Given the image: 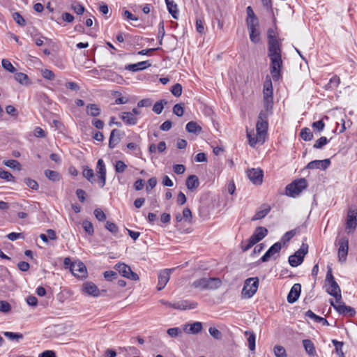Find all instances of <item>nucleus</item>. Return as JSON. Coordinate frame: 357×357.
I'll use <instances>...</instances> for the list:
<instances>
[{"label":"nucleus","instance_id":"nucleus-1","mask_svg":"<svg viewBox=\"0 0 357 357\" xmlns=\"http://www.w3.org/2000/svg\"><path fill=\"white\" fill-rule=\"evenodd\" d=\"M268 56L271 60V74L273 79L278 81L280 77V70L282 66L281 47L277 38L271 35V30H268Z\"/></svg>","mask_w":357,"mask_h":357},{"label":"nucleus","instance_id":"nucleus-2","mask_svg":"<svg viewBox=\"0 0 357 357\" xmlns=\"http://www.w3.org/2000/svg\"><path fill=\"white\" fill-rule=\"evenodd\" d=\"M307 187V182L305 178L297 179L286 187V194L291 197L298 196L304 189Z\"/></svg>","mask_w":357,"mask_h":357},{"label":"nucleus","instance_id":"nucleus-3","mask_svg":"<svg viewBox=\"0 0 357 357\" xmlns=\"http://www.w3.org/2000/svg\"><path fill=\"white\" fill-rule=\"evenodd\" d=\"M263 102L266 108L273 107V89L271 79L266 76L263 87Z\"/></svg>","mask_w":357,"mask_h":357},{"label":"nucleus","instance_id":"nucleus-4","mask_svg":"<svg viewBox=\"0 0 357 357\" xmlns=\"http://www.w3.org/2000/svg\"><path fill=\"white\" fill-rule=\"evenodd\" d=\"M259 287L258 278H249L245 280L242 289V296L246 298H250L257 292Z\"/></svg>","mask_w":357,"mask_h":357},{"label":"nucleus","instance_id":"nucleus-5","mask_svg":"<svg viewBox=\"0 0 357 357\" xmlns=\"http://www.w3.org/2000/svg\"><path fill=\"white\" fill-rule=\"evenodd\" d=\"M160 302L169 307L181 310L195 309L197 306V303L196 302L188 300L181 301L174 303L165 300H160Z\"/></svg>","mask_w":357,"mask_h":357},{"label":"nucleus","instance_id":"nucleus-6","mask_svg":"<svg viewBox=\"0 0 357 357\" xmlns=\"http://www.w3.org/2000/svg\"><path fill=\"white\" fill-rule=\"evenodd\" d=\"M307 245L303 244L298 250L289 257V263L292 267H296L303 262L304 257L307 252Z\"/></svg>","mask_w":357,"mask_h":357},{"label":"nucleus","instance_id":"nucleus-7","mask_svg":"<svg viewBox=\"0 0 357 357\" xmlns=\"http://www.w3.org/2000/svg\"><path fill=\"white\" fill-rule=\"evenodd\" d=\"M114 268L120 275L125 278L135 281L139 280L138 275L134 273L129 266L123 263L116 264Z\"/></svg>","mask_w":357,"mask_h":357},{"label":"nucleus","instance_id":"nucleus-8","mask_svg":"<svg viewBox=\"0 0 357 357\" xmlns=\"http://www.w3.org/2000/svg\"><path fill=\"white\" fill-rule=\"evenodd\" d=\"M338 259L339 261L343 263L347 259L349 250V239L347 236H342L338 239Z\"/></svg>","mask_w":357,"mask_h":357},{"label":"nucleus","instance_id":"nucleus-9","mask_svg":"<svg viewBox=\"0 0 357 357\" xmlns=\"http://www.w3.org/2000/svg\"><path fill=\"white\" fill-rule=\"evenodd\" d=\"M357 227V210L356 208H349L347 213L346 228L348 233L353 232Z\"/></svg>","mask_w":357,"mask_h":357},{"label":"nucleus","instance_id":"nucleus-10","mask_svg":"<svg viewBox=\"0 0 357 357\" xmlns=\"http://www.w3.org/2000/svg\"><path fill=\"white\" fill-rule=\"evenodd\" d=\"M96 174L100 188H103L106 183V167L102 159H99L96 165Z\"/></svg>","mask_w":357,"mask_h":357},{"label":"nucleus","instance_id":"nucleus-11","mask_svg":"<svg viewBox=\"0 0 357 357\" xmlns=\"http://www.w3.org/2000/svg\"><path fill=\"white\" fill-rule=\"evenodd\" d=\"M174 268H166L160 271L158 274V283L157 289L160 291L165 288L169 280L170 275Z\"/></svg>","mask_w":357,"mask_h":357},{"label":"nucleus","instance_id":"nucleus-12","mask_svg":"<svg viewBox=\"0 0 357 357\" xmlns=\"http://www.w3.org/2000/svg\"><path fill=\"white\" fill-rule=\"evenodd\" d=\"M71 273L77 278H83L86 275V268L81 261L73 262L70 266Z\"/></svg>","mask_w":357,"mask_h":357},{"label":"nucleus","instance_id":"nucleus-13","mask_svg":"<svg viewBox=\"0 0 357 357\" xmlns=\"http://www.w3.org/2000/svg\"><path fill=\"white\" fill-rule=\"evenodd\" d=\"M282 248V244L280 242H276L266 252V253L261 257L260 260L262 262L268 261L271 257L278 254Z\"/></svg>","mask_w":357,"mask_h":357},{"label":"nucleus","instance_id":"nucleus-14","mask_svg":"<svg viewBox=\"0 0 357 357\" xmlns=\"http://www.w3.org/2000/svg\"><path fill=\"white\" fill-rule=\"evenodd\" d=\"M331 305L341 314H349V315L354 316L355 314V310L350 306H347L344 303L339 301V302L334 303L333 301H331Z\"/></svg>","mask_w":357,"mask_h":357},{"label":"nucleus","instance_id":"nucleus-15","mask_svg":"<svg viewBox=\"0 0 357 357\" xmlns=\"http://www.w3.org/2000/svg\"><path fill=\"white\" fill-rule=\"evenodd\" d=\"M247 176L254 184L259 185L262 183L263 171L259 168L251 169L247 171Z\"/></svg>","mask_w":357,"mask_h":357},{"label":"nucleus","instance_id":"nucleus-16","mask_svg":"<svg viewBox=\"0 0 357 357\" xmlns=\"http://www.w3.org/2000/svg\"><path fill=\"white\" fill-rule=\"evenodd\" d=\"M331 165L330 159H324L322 160H315L310 162L305 167L306 169H320L326 170Z\"/></svg>","mask_w":357,"mask_h":357},{"label":"nucleus","instance_id":"nucleus-17","mask_svg":"<svg viewBox=\"0 0 357 357\" xmlns=\"http://www.w3.org/2000/svg\"><path fill=\"white\" fill-rule=\"evenodd\" d=\"M268 121L257 120L256 125L257 135H258L259 142H264V136L268 130Z\"/></svg>","mask_w":357,"mask_h":357},{"label":"nucleus","instance_id":"nucleus-18","mask_svg":"<svg viewBox=\"0 0 357 357\" xmlns=\"http://www.w3.org/2000/svg\"><path fill=\"white\" fill-rule=\"evenodd\" d=\"M301 285L298 283H296L293 285L290 291L287 295V301L289 303H294L296 302L301 294Z\"/></svg>","mask_w":357,"mask_h":357},{"label":"nucleus","instance_id":"nucleus-19","mask_svg":"<svg viewBox=\"0 0 357 357\" xmlns=\"http://www.w3.org/2000/svg\"><path fill=\"white\" fill-rule=\"evenodd\" d=\"M119 117L128 126H135L138 122V118L130 112H121Z\"/></svg>","mask_w":357,"mask_h":357},{"label":"nucleus","instance_id":"nucleus-20","mask_svg":"<svg viewBox=\"0 0 357 357\" xmlns=\"http://www.w3.org/2000/svg\"><path fill=\"white\" fill-rule=\"evenodd\" d=\"M329 287L327 289V292L335 298L336 302L341 300L340 288L335 281L328 283Z\"/></svg>","mask_w":357,"mask_h":357},{"label":"nucleus","instance_id":"nucleus-21","mask_svg":"<svg viewBox=\"0 0 357 357\" xmlns=\"http://www.w3.org/2000/svg\"><path fill=\"white\" fill-rule=\"evenodd\" d=\"M268 234V230L265 227H258L255 230L253 234L250 237L254 243H258L262 240Z\"/></svg>","mask_w":357,"mask_h":357},{"label":"nucleus","instance_id":"nucleus-22","mask_svg":"<svg viewBox=\"0 0 357 357\" xmlns=\"http://www.w3.org/2000/svg\"><path fill=\"white\" fill-rule=\"evenodd\" d=\"M82 290L84 292L90 296H93L94 297L99 296V289L93 282L84 283L82 286Z\"/></svg>","mask_w":357,"mask_h":357},{"label":"nucleus","instance_id":"nucleus-23","mask_svg":"<svg viewBox=\"0 0 357 357\" xmlns=\"http://www.w3.org/2000/svg\"><path fill=\"white\" fill-rule=\"evenodd\" d=\"M149 66H151V63H149V61H144L137 63L127 65L126 66L125 69L132 72H137L144 70Z\"/></svg>","mask_w":357,"mask_h":357},{"label":"nucleus","instance_id":"nucleus-24","mask_svg":"<svg viewBox=\"0 0 357 357\" xmlns=\"http://www.w3.org/2000/svg\"><path fill=\"white\" fill-rule=\"evenodd\" d=\"M202 324L199 321H196L192 324H186L184 326L183 330L190 334H197L201 332Z\"/></svg>","mask_w":357,"mask_h":357},{"label":"nucleus","instance_id":"nucleus-25","mask_svg":"<svg viewBox=\"0 0 357 357\" xmlns=\"http://www.w3.org/2000/svg\"><path fill=\"white\" fill-rule=\"evenodd\" d=\"M303 345L306 353L310 356H316L317 352L314 343L309 339L303 340Z\"/></svg>","mask_w":357,"mask_h":357},{"label":"nucleus","instance_id":"nucleus-26","mask_svg":"<svg viewBox=\"0 0 357 357\" xmlns=\"http://www.w3.org/2000/svg\"><path fill=\"white\" fill-rule=\"evenodd\" d=\"M120 142V134L119 130L117 129H113L110 133L109 139V147L114 149L117 144Z\"/></svg>","mask_w":357,"mask_h":357},{"label":"nucleus","instance_id":"nucleus-27","mask_svg":"<svg viewBox=\"0 0 357 357\" xmlns=\"http://www.w3.org/2000/svg\"><path fill=\"white\" fill-rule=\"evenodd\" d=\"M186 187L192 191L199 185V178L196 175H190L186 179Z\"/></svg>","mask_w":357,"mask_h":357},{"label":"nucleus","instance_id":"nucleus-28","mask_svg":"<svg viewBox=\"0 0 357 357\" xmlns=\"http://www.w3.org/2000/svg\"><path fill=\"white\" fill-rule=\"evenodd\" d=\"M305 316L307 317H309L310 319H312L314 322L320 323L323 326H328L329 325L328 321L321 317H319L317 314H315L312 310H309L305 312Z\"/></svg>","mask_w":357,"mask_h":357},{"label":"nucleus","instance_id":"nucleus-29","mask_svg":"<svg viewBox=\"0 0 357 357\" xmlns=\"http://www.w3.org/2000/svg\"><path fill=\"white\" fill-rule=\"evenodd\" d=\"M270 211H271L270 206L264 205V206H261L260 210H259L255 214V215L252 218V220L255 221V220L264 218L270 212Z\"/></svg>","mask_w":357,"mask_h":357},{"label":"nucleus","instance_id":"nucleus-30","mask_svg":"<svg viewBox=\"0 0 357 357\" xmlns=\"http://www.w3.org/2000/svg\"><path fill=\"white\" fill-rule=\"evenodd\" d=\"M86 112L89 116L96 117L100 114V108L96 104H89L86 105Z\"/></svg>","mask_w":357,"mask_h":357},{"label":"nucleus","instance_id":"nucleus-31","mask_svg":"<svg viewBox=\"0 0 357 357\" xmlns=\"http://www.w3.org/2000/svg\"><path fill=\"white\" fill-rule=\"evenodd\" d=\"M167 10L174 19L178 18L177 5L173 0H165Z\"/></svg>","mask_w":357,"mask_h":357},{"label":"nucleus","instance_id":"nucleus-32","mask_svg":"<svg viewBox=\"0 0 357 357\" xmlns=\"http://www.w3.org/2000/svg\"><path fill=\"white\" fill-rule=\"evenodd\" d=\"M245 335L246 336H248L247 341L248 343L249 349L251 351H255V341H256L255 334L251 331H245Z\"/></svg>","mask_w":357,"mask_h":357},{"label":"nucleus","instance_id":"nucleus-33","mask_svg":"<svg viewBox=\"0 0 357 357\" xmlns=\"http://www.w3.org/2000/svg\"><path fill=\"white\" fill-rule=\"evenodd\" d=\"M340 84V79L337 75H333L329 80V82L326 85V90H333L336 89Z\"/></svg>","mask_w":357,"mask_h":357},{"label":"nucleus","instance_id":"nucleus-34","mask_svg":"<svg viewBox=\"0 0 357 357\" xmlns=\"http://www.w3.org/2000/svg\"><path fill=\"white\" fill-rule=\"evenodd\" d=\"M273 107H271V108H266L264 105V109L259 114L258 120L268 121V116L273 114Z\"/></svg>","mask_w":357,"mask_h":357},{"label":"nucleus","instance_id":"nucleus-35","mask_svg":"<svg viewBox=\"0 0 357 357\" xmlns=\"http://www.w3.org/2000/svg\"><path fill=\"white\" fill-rule=\"evenodd\" d=\"M185 129L190 133H199L202 128L195 121H190L186 124Z\"/></svg>","mask_w":357,"mask_h":357},{"label":"nucleus","instance_id":"nucleus-36","mask_svg":"<svg viewBox=\"0 0 357 357\" xmlns=\"http://www.w3.org/2000/svg\"><path fill=\"white\" fill-rule=\"evenodd\" d=\"M207 282V289H218L219 287H220L222 282L221 280L219 278H206Z\"/></svg>","mask_w":357,"mask_h":357},{"label":"nucleus","instance_id":"nucleus-37","mask_svg":"<svg viewBox=\"0 0 357 357\" xmlns=\"http://www.w3.org/2000/svg\"><path fill=\"white\" fill-rule=\"evenodd\" d=\"M14 77L15 79L22 85H28L30 84L28 76L23 73H16Z\"/></svg>","mask_w":357,"mask_h":357},{"label":"nucleus","instance_id":"nucleus-38","mask_svg":"<svg viewBox=\"0 0 357 357\" xmlns=\"http://www.w3.org/2000/svg\"><path fill=\"white\" fill-rule=\"evenodd\" d=\"M45 175L48 179L54 182L59 181L61 178L59 174L57 172L50 169L45 170Z\"/></svg>","mask_w":357,"mask_h":357},{"label":"nucleus","instance_id":"nucleus-39","mask_svg":"<svg viewBox=\"0 0 357 357\" xmlns=\"http://www.w3.org/2000/svg\"><path fill=\"white\" fill-rule=\"evenodd\" d=\"M192 285L193 287L197 288V289H200L202 290L207 289L208 284L206 282V278H204L197 280L193 282Z\"/></svg>","mask_w":357,"mask_h":357},{"label":"nucleus","instance_id":"nucleus-40","mask_svg":"<svg viewBox=\"0 0 357 357\" xmlns=\"http://www.w3.org/2000/svg\"><path fill=\"white\" fill-rule=\"evenodd\" d=\"M332 343H333V344L335 347V351H336L337 354L340 357H344V352L342 351V347H343V345H344L343 342H340V341H337L336 340H332Z\"/></svg>","mask_w":357,"mask_h":357},{"label":"nucleus","instance_id":"nucleus-41","mask_svg":"<svg viewBox=\"0 0 357 357\" xmlns=\"http://www.w3.org/2000/svg\"><path fill=\"white\" fill-rule=\"evenodd\" d=\"M300 136L304 141L307 142L310 141L313 138V134L308 128H303L301 131Z\"/></svg>","mask_w":357,"mask_h":357},{"label":"nucleus","instance_id":"nucleus-42","mask_svg":"<svg viewBox=\"0 0 357 357\" xmlns=\"http://www.w3.org/2000/svg\"><path fill=\"white\" fill-rule=\"evenodd\" d=\"M82 225L83 229L86 231V233H87L90 236H92L93 234V233H94L93 226V224L90 221L85 220L82 222Z\"/></svg>","mask_w":357,"mask_h":357},{"label":"nucleus","instance_id":"nucleus-43","mask_svg":"<svg viewBox=\"0 0 357 357\" xmlns=\"http://www.w3.org/2000/svg\"><path fill=\"white\" fill-rule=\"evenodd\" d=\"M83 176L91 183L95 182L94 172L92 169L85 168L83 170Z\"/></svg>","mask_w":357,"mask_h":357},{"label":"nucleus","instance_id":"nucleus-44","mask_svg":"<svg viewBox=\"0 0 357 357\" xmlns=\"http://www.w3.org/2000/svg\"><path fill=\"white\" fill-rule=\"evenodd\" d=\"M275 357H287L285 349L280 345H276L273 349Z\"/></svg>","mask_w":357,"mask_h":357},{"label":"nucleus","instance_id":"nucleus-45","mask_svg":"<svg viewBox=\"0 0 357 357\" xmlns=\"http://www.w3.org/2000/svg\"><path fill=\"white\" fill-rule=\"evenodd\" d=\"M246 23H247L248 29L249 31L250 30H255V29H257V27L259 25V22H258V20H257V17L250 18V19H246Z\"/></svg>","mask_w":357,"mask_h":357},{"label":"nucleus","instance_id":"nucleus-46","mask_svg":"<svg viewBox=\"0 0 357 357\" xmlns=\"http://www.w3.org/2000/svg\"><path fill=\"white\" fill-rule=\"evenodd\" d=\"M167 102L164 100L156 102L153 107V111L155 114H160L162 112L164 105Z\"/></svg>","mask_w":357,"mask_h":357},{"label":"nucleus","instance_id":"nucleus-47","mask_svg":"<svg viewBox=\"0 0 357 357\" xmlns=\"http://www.w3.org/2000/svg\"><path fill=\"white\" fill-rule=\"evenodd\" d=\"M3 335L11 340L18 341L23 338V335L22 333H13V332H4Z\"/></svg>","mask_w":357,"mask_h":357},{"label":"nucleus","instance_id":"nucleus-48","mask_svg":"<svg viewBox=\"0 0 357 357\" xmlns=\"http://www.w3.org/2000/svg\"><path fill=\"white\" fill-rule=\"evenodd\" d=\"M2 67L10 73H15V68L7 59H3L1 61Z\"/></svg>","mask_w":357,"mask_h":357},{"label":"nucleus","instance_id":"nucleus-49","mask_svg":"<svg viewBox=\"0 0 357 357\" xmlns=\"http://www.w3.org/2000/svg\"><path fill=\"white\" fill-rule=\"evenodd\" d=\"M250 39L254 43H258L260 41L259 32L257 29L249 31Z\"/></svg>","mask_w":357,"mask_h":357},{"label":"nucleus","instance_id":"nucleus-50","mask_svg":"<svg viewBox=\"0 0 357 357\" xmlns=\"http://www.w3.org/2000/svg\"><path fill=\"white\" fill-rule=\"evenodd\" d=\"M3 164L12 169H17L20 170L21 169V165L20 163L15 160H8L3 162Z\"/></svg>","mask_w":357,"mask_h":357},{"label":"nucleus","instance_id":"nucleus-51","mask_svg":"<svg viewBox=\"0 0 357 357\" xmlns=\"http://www.w3.org/2000/svg\"><path fill=\"white\" fill-rule=\"evenodd\" d=\"M328 142V140L326 137H321L315 142L314 144L313 145V147L317 149H321Z\"/></svg>","mask_w":357,"mask_h":357},{"label":"nucleus","instance_id":"nucleus-52","mask_svg":"<svg viewBox=\"0 0 357 357\" xmlns=\"http://www.w3.org/2000/svg\"><path fill=\"white\" fill-rule=\"evenodd\" d=\"M165 34V28H164V22H160L158 25V38L159 40V44H162V39L164 38V36Z\"/></svg>","mask_w":357,"mask_h":357},{"label":"nucleus","instance_id":"nucleus-53","mask_svg":"<svg viewBox=\"0 0 357 357\" xmlns=\"http://www.w3.org/2000/svg\"><path fill=\"white\" fill-rule=\"evenodd\" d=\"M172 93L176 96L179 97L182 94V86L181 84H174L171 89Z\"/></svg>","mask_w":357,"mask_h":357},{"label":"nucleus","instance_id":"nucleus-54","mask_svg":"<svg viewBox=\"0 0 357 357\" xmlns=\"http://www.w3.org/2000/svg\"><path fill=\"white\" fill-rule=\"evenodd\" d=\"M11 310V305L6 301H0V312L8 313Z\"/></svg>","mask_w":357,"mask_h":357},{"label":"nucleus","instance_id":"nucleus-55","mask_svg":"<svg viewBox=\"0 0 357 357\" xmlns=\"http://www.w3.org/2000/svg\"><path fill=\"white\" fill-rule=\"evenodd\" d=\"M127 165L122 160H118L115 164V171L117 173H123L125 172Z\"/></svg>","mask_w":357,"mask_h":357},{"label":"nucleus","instance_id":"nucleus-56","mask_svg":"<svg viewBox=\"0 0 357 357\" xmlns=\"http://www.w3.org/2000/svg\"><path fill=\"white\" fill-rule=\"evenodd\" d=\"M296 232L294 230L289 231L282 236L281 241L283 243V244H285L289 242L294 236Z\"/></svg>","mask_w":357,"mask_h":357},{"label":"nucleus","instance_id":"nucleus-57","mask_svg":"<svg viewBox=\"0 0 357 357\" xmlns=\"http://www.w3.org/2000/svg\"><path fill=\"white\" fill-rule=\"evenodd\" d=\"M41 73L43 77L48 80H53L55 77L54 73L48 69L42 70Z\"/></svg>","mask_w":357,"mask_h":357},{"label":"nucleus","instance_id":"nucleus-58","mask_svg":"<svg viewBox=\"0 0 357 357\" xmlns=\"http://www.w3.org/2000/svg\"><path fill=\"white\" fill-rule=\"evenodd\" d=\"M24 183L28 187H29L32 190H38V183L33 179H31L30 178H24Z\"/></svg>","mask_w":357,"mask_h":357},{"label":"nucleus","instance_id":"nucleus-59","mask_svg":"<svg viewBox=\"0 0 357 357\" xmlns=\"http://www.w3.org/2000/svg\"><path fill=\"white\" fill-rule=\"evenodd\" d=\"M105 228L113 234H116L119 231V228L116 225L109 221L106 222Z\"/></svg>","mask_w":357,"mask_h":357},{"label":"nucleus","instance_id":"nucleus-60","mask_svg":"<svg viewBox=\"0 0 357 357\" xmlns=\"http://www.w3.org/2000/svg\"><path fill=\"white\" fill-rule=\"evenodd\" d=\"M0 178L8 181H14L15 177L8 171L0 170Z\"/></svg>","mask_w":357,"mask_h":357},{"label":"nucleus","instance_id":"nucleus-61","mask_svg":"<svg viewBox=\"0 0 357 357\" xmlns=\"http://www.w3.org/2000/svg\"><path fill=\"white\" fill-rule=\"evenodd\" d=\"M13 17L14 20L20 26L25 25V20L23 17L17 12H15L13 14Z\"/></svg>","mask_w":357,"mask_h":357},{"label":"nucleus","instance_id":"nucleus-62","mask_svg":"<svg viewBox=\"0 0 357 357\" xmlns=\"http://www.w3.org/2000/svg\"><path fill=\"white\" fill-rule=\"evenodd\" d=\"M208 332L210 335L216 340H220L222 337L220 331L215 327H210Z\"/></svg>","mask_w":357,"mask_h":357},{"label":"nucleus","instance_id":"nucleus-63","mask_svg":"<svg viewBox=\"0 0 357 357\" xmlns=\"http://www.w3.org/2000/svg\"><path fill=\"white\" fill-rule=\"evenodd\" d=\"M196 30L198 33L204 34L205 33L204 24L201 19L196 20Z\"/></svg>","mask_w":357,"mask_h":357},{"label":"nucleus","instance_id":"nucleus-64","mask_svg":"<svg viewBox=\"0 0 357 357\" xmlns=\"http://www.w3.org/2000/svg\"><path fill=\"white\" fill-rule=\"evenodd\" d=\"M183 112V107L181 104H176L173 107V113L177 116H182Z\"/></svg>","mask_w":357,"mask_h":357}]
</instances>
